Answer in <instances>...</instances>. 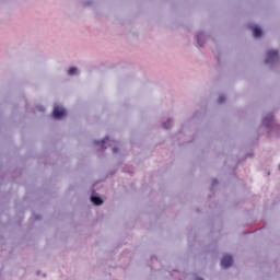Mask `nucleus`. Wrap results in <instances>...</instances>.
Segmentation results:
<instances>
[{
    "instance_id": "1",
    "label": "nucleus",
    "mask_w": 280,
    "mask_h": 280,
    "mask_svg": "<svg viewBox=\"0 0 280 280\" xmlns=\"http://www.w3.org/2000/svg\"><path fill=\"white\" fill-rule=\"evenodd\" d=\"M275 60H279V51L277 50H269L267 52V60L266 63L270 65V62L275 61Z\"/></svg>"
},
{
    "instance_id": "2",
    "label": "nucleus",
    "mask_w": 280,
    "mask_h": 280,
    "mask_svg": "<svg viewBox=\"0 0 280 280\" xmlns=\"http://www.w3.org/2000/svg\"><path fill=\"white\" fill-rule=\"evenodd\" d=\"M65 115H67V110H65L60 107H55V109L52 112V117L55 119H62V117H65Z\"/></svg>"
},
{
    "instance_id": "3",
    "label": "nucleus",
    "mask_w": 280,
    "mask_h": 280,
    "mask_svg": "<svg viewBox=\"0 0 280 280\" xmlns=\"http://www.w3.org/2000/svg\"><path fill=\"white\" fill-rule=\"evenodd\" d=\"M222 268H231L233 266V257L225 255L221 260Z\"/></svg>"
},
{
    "instance_id": "4",
    "label": "nucleus",
    "mask_w": 280,
    "mask_h": 280,
    "mask_svg": "<svg viewBox=\"0 0 280 280\" xmlns=\"http://www.w3.org/2000/svg\"><path fill=\"white\" fill-rule=\"evenodd\" d=\"M253 33H254V36L255 38H261V28L259 26H254L253 27Z\"/></svg>"
},
{
    "instance_id": "5",
    "label": "nucleus",
    "mask_w": 280,
    "mask_h": 280,
    "mask_svg": "<svg viewBox=\"0 0 280 280\" xmlns=\"http://www.w3.org/2000/svg\"><path fill=\"white\" fill-rule=\"evenodd\" d=\"M91 202L96 205V207H100V205H104V201L100 197L92 196L91 197Z\"/></svg>"
},
{
    "instance_id": "6",
    "label": "nucleus",
    "mask_w": 280,
    "mask_h": 280,
    "mask_svg": "<svg viewBox=\"0 0 280 280\" xmlns=\"http://www.w3.org/2000/svg\"><path fill=\"white\" fill-rule=\"evenodd\" d=\"M68 73H69V75H75V73H78V68H70L68 70Z\"/></svg>"
},
{
    "instance_id": "7",
    "label": "nucleus",
    "mask_w": 280,
    "mask_h": 280,
    "mask_svg": "<svg viewBox=\"0 0 280 280\" xmlns=\"http://www.w3.org/2000/svg\"><path fill=\"white\" fill-rule=\"evenodd\" d=\"M108 141V138H105L104 140L97 141L96 145H102L104 148V143Z\"/></svg>"
},
{
    "instance_id": "8",
    "label": "nucleus",
    "mask_w": 280,
    "mask_h": 280,
    "mask_svg": "<svg viewBox=\"0 0 280 280\" xmlns=\"http://www.w3.org/2000/svg\"><path fill=\"white\" fill-rule=\"evenodd\" d=\"M226 101V97L225 96H220L219 97V103L222 104V102H225Z\"/></svg>"
},
{
    "instance_id": "9",
    "label": "nucleus",
    "mask_w": 280,
    "mask_h": 280,
    "mask_svg": "<svg viewBox=\"0 0 280 280\" xmlns=\"http://www.w3.org/2000/svg\"><path fill=\"white\" fill-rule=\"evenodd\" d=\"M170 124H171V120H168L167 122H164V128H170Z\"/></svg>"
},
{
    "instance_id": "10",
    "label": "nucleus",
    "mask_w": 280,
    "mask_h": 280,
    "mask_svg": "<svg viewBox=\"0 0 280 280\" xmlns=\"http://www.w3.org/2000/svg\"><path fill=\"white\" fill-rule=\"evenodd\" d=\"M113 152H114V153H117V148H114V149H113Z\"/></svg>"
},
{
    "instance_id": "11",
    "label": "nucleus",
    "mask_w": 280,
    "mask_h": 280,
    "mask_svg": "<svg viewBox=\"0 0 280 280\" xmlns=\"http://www.w3.org/2000/svg\"><path fill=\"white\" fill-rule=\"evenodd\" d=\"M197 280H205V279H202V278H198Z\"/></svg>"
}]
</instances>
